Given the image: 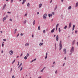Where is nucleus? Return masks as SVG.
Returning a JSON list of instances; mask_svg holds the SVG:
<instances>
[{"label":"nucleus","mask_w":78,"mask_h":78,"mask_svg":"<svg viewBox=\"0 0 78 78\" xmlns=\"http://www.w3.org/2000/svg\"><path fill=\"white\" fill-rule=\"evenodd\" d=\"M62 41H60L59 44V50H61L62 48Z\"/></svg>","instance_id":"1"},{"label":"nucleus","mask_w":78,"mask_h":78,"mask_svg":"<svg viewBox=\"0 0 78 78\" xmlns=\"http://www.w3.org/2000/svg\"><path fill=\"white\" fill-rule=\"evenodd\" d=\"M47 14L46 13L44 14L43 15V19H46L47 18Z\"/></svg>","instance_id":"2"},{"label":"nucleus","mask_w":78,"mask_h":78,"mask_svg":"<svg viewBox=\"0 0 78 78\" xmlns=\"http://www.w3.org/2000/svg\"><path fill=\"white\" fill-rule=\"evenodd\" d=\"M74 51V48L73 47H72L71 49L70 52L71 53H73Z\"/></svg>","instance_id":"3"},{"label":"nucleus","mask_w":78,"mask_h":78,"mask_svg":"<svg viewBox=\"0 0 78 78\" xmlns=\"http://www.w3.org/2000/svg\"><path fill=\"white\" fill-rule=\"evenodd\" d=\"M13 53H14V51L12 50L10 51H9V54L10 55H12L13 54Z\"/></svg>","instance_id":"4"},{"label":"nucleus","mask_w":78,"mask_h":78,"mask_svg":"<svg viewBox=\"0 0 78 78\" xmlns=\"http://www.w3.org/2000/svg\"><path fill=\"white\" fill-rule=\"evenodd\" d=\"M71 25H72V23H69V26L68 28H70L71 27Z\"/></svg>","instance_id":"5"},{"label":"nucleus","mask_w":78,"mask_h":78,"mask_svg":"<svg viewBox=\"0 0 78 78\" xmlns=\"http://www.w3.org/2000/svg\"><path fill=\"white\" fill-rule=\"evenodd\" d=\"M30 45V44L27 43H26V44L25 45V46H26V47H27V46H29Z\"/></svg>","instance_id":"6"},{"label":"nucleus","mask_w":78,"mask_h":78,"mask_svg":"<svg viewBox=\"0 0 78 78\" xmlns=\"http://www.w3.org/2000/svg\"><path fill=\"white\" fill-rule=\"evenodd\" d=\"M6 4H4V5L3 7V9H2V10H3V9H5V7H6Z\"/></svg>","instance_id":"7"},{"label":"nucleus","mask_w":78,"mask_h":78,"mask_svg":"<svg viewBox=\"0 0 78 78\" xmlns=\"http://www.w3.org/2000/svg\"><path fill=\"white\" fill-rule=\"evenodd\" d=\"M59 39V37H58V35H57L56 37V40L57 41H58Z\"/></svg>","instance_id":"8"},{"label":"nucleus","mask_w":78,"mask_h":78,"mask_svg":"<svg viewBox=\"0 0 78 78\" xmlns=\"http://www.w3.org/2000/svg\"><path fill=\"white\" fill-rule=\"evenodd\" d=\"M42 6V4L41 3L39 4V8H41V6Z\"/></svg>","instance_id":"9"},{"label":"nucleus","mask_w":78,"mask_h":78,"mask_svg":"<svg viewBox=\"0 0 78 78\" xmlns=\"http://www.w3.org/2000/svg\"><path fill=\"white\" fill-rule=\"evenodd\" d=\"M55 31V28H53V29H52V30L51 31V33H53Z\"/></svg>","instance_id":"10"},{"label":"nucleus","mask_w":78,"mask_h":78,"mask_svg":"<svg viewBox=\"0 0 78 78\" xmlns=\"http://www.w3.org/2000/svg\"><path fill=\"white\" fill-rule=\"evenodd\" d=\"M63 51L64 52L65 54L66 53V49H63Z\"/></svg>","instance_id":"11"},{"label":"nucleus","mask_w":78,"mask_h":78,"mask_svg":"<svg viewBox=\"0 0 78 78\" xmlns=\"http://www.w3.org/2000/svg\"><path fill=\"white\" fill-rule=\"evenodd\" d=\"M27 0H23V1L22 4L23 5Z\"/></svg>","instance_id":"12"},{"label":"nucleus","mask_w":78,"mask_h":78,"mask_svg":"<svg viewBox=\"0 0 78 78\" xmlns=\"http://www.w3.org/2000/svg\"><path fill=\"white\" fill-rule=\"evenodd\" d=\"M6 19V17H4L2 20L3 22H4V20H5Z\"/></svg>","instance_id":"13"},{"label":"nucleus","mask_w":78,"mask_h":78,"mask_svg":"<svg viewBox=\"0 0 78 78\" xmlns=\"http://www.w3.org/2000/svg\"><path fill=\"white\" fill-rule=\"evenodd\" d=\"M27 6H28L29 8H30V4L29 3H28L27 5Z\"/></svg>","instance_id":"14"},{"label":"nucleus","mask_w":78,"mask_h":78,"mask_svg":"<svg viewBox=\"0 0 78 78\" xmlns=\"http://www.w3.org/2000/svg\"><path fill=\"white\" fill-rule=\"evenodd\" d=\"M52 15L51 14H48V16L49 17H52Z\"/></svg>","instance_id":"15"},{"label":"nucleus","mask_w":78,"mask_h":78,"mask_svg":"<svg viewBox=\"0 0 78 78\" xmlns=\"http://www.w3.org/2000/svg\"><path fill=\"white\" fill-rule=\"evenodd\" d=\"M44 44V43H40L39 44L40 46H41V45H42V44Z\"/></svg>","instance_id":"16"},{"label":"nucleus","mask_w":78,"mask_h":78,"mask_svg":"<svg viewBox=\"0 0 78 78\" xmlns=\"http://www.w3.org/2000/svg\"><path fill=\"white\" fill-rule=\"evenodd\" d=\"M35 20H34L33 22V25H34L35 24Z\"/></svg>","instance_id":"17"},{"label":"nucleus","mask_w":78,"mask_h":78,"mask_svg":"<svg viewBox=\"0 0 78 78\" xmlns=\"http://www.w3.org/2000/svg\"><path fill=\"white\" fill-rule=\"evenodd\" d=\"M36 60V58H35L31 62H33V61H34Z\"/></svg>","instance_id":"18"},{"label":"nucleus","mask_w":78,"mask_h":78,"mask_svg":"<svg viewBox=\"0 0 78 78\" xmlns=\"http://www.w3.org/2000/svg\"><path fill=\"white\" fill-rule=\"evenodd\" d=\"M72 8V6H69L68 8V9H70Z\"/></svg>","instance_id":"19"},{"label":"nucleus","mask_w":78,"mask_h":78,"mask_svg":"<svg viewBox=\"0 0 78 78\" xmlns=\"http://www.w3.org/2000/svg\"><path fill=\"white\" fill-rule=\"evenodd\" d=\"M22 63H20V65L19 66L18 68H19V67H20V66H22Z\"/></svg>","instance_id":"20"},{"label":"nucleus","mask_w":78,"mask_h":78,"mask_svg":"<svg viewBox=\"0 0 78 78\" xmlns=\"http://www.w3.org/2000/svg\"><path fill=\"white\" fill-rule=\"evenodd\" d=\"M30 56V55L29 54H28V53L27 55V57H28V56Z\"/></svg>","instance_id":"21"},{"label":"nucleus","mask_w":78,"mask_h":78,"mask_svg":"<svg viewBox=\"0 0 78 78\" xmlns=\"http://www.w3.org/2000/svg\"><path fill=\"white\" fill-rule=\"evenodd\" d=\"M78 6V2H77L76 3V7H77V6Z\"/></svg>","instance_id":"22"},{"label":"nucleus","mask_w":78,"mask_h":78,"mask_svg":"<svg viewBox=\"0 0 78 78\" xmlns=\"http://www.w3.org/2000/svg\"><path fill=\"white\" fill-rule=\"evenodd\" d=\"M58 31L59 33H60V32H61V29H60V28H59Z\"/></svg>","instance_id":"23"},{"label":"nucleus","mask_w":78,"mask_h":78,"mask_svg":"<svg viewBox=\"0 0 78 78\" xmlns=\"http://www.w3.org/2000/svg\"><path fill=\"white\" fill-rule=\"evenodd\" d=\"M67 25H66L65 27H64V29H66L67 28Z\"/></svg>","instance_id":"24"},{"label":"nucleus","mask_w":78,"mask_h":78,"mask_svg":"<svg viewBox=\"0 0 78 78\" xmlns=\"http://www.w3.org/2000/svg\"><path fill=\"white\" fill-rule=\"evenodd\" d=\"M15 59L12 62V64H14L15 62Z\"/></svg>","instance_id":"25"},{"label":"nucleus","mask_w":78,"mask_h":78,"mask_svg":"<svg viewBox=\"0 0 78 78\" xmlns=\"http://www.w3.org/2000/svg\"><path fill=\"white\" fill-rule=\"evenodd\" d=\"M27 23V20H25L24 22V23Z\"/></svg>","instance_id":"26"},{"label":"nucleus","mask_w":78,"mask_h":78,"mask_svg":"<svg viewBox=\"0 0 78 78\" xmlns=\"http://www.w3.org/2000/svg\"><path fill=\"white\" fill-rule=\"evenodd\" d=\"M13 1H14V0H11L10 3H12V2H13Z\"/></svg>","instance_id":"27"},{"label":"nucleus","mask_w":78,"mask_h":78,"mask_svg":"<svg viewBox=\"0 0 78 78\" xmlns=\"http://www.w3.org/2000/svg\"><path fill=\"white\" fill-rule=\"evenodd\" d=\"M58 26H59V24H57L56 26V27L58 28Z\"/></svg>","instance_id":"28"},{"label":"nucleus","mask_w":78,"mask_h":78,"mask_svg":"<svg viewBox=\"0 0 78 78\" xmlns=\"http://www.w3.org/2000/svg\"><path fill=\"white\" fill-rule=\"evenodd\" d=\"M24 59H27V56H25Z\"/></svg>","instance_id":"29"},{"label":"nucleus","mask_w":78,"mask_h":78,"mask_svg":"<svg viewBox=\"0 0 78 78\" xmlns=\"http://www.w3.org/2000/svg\"><path fill=\"white\" fill-rule=\"evenodd\" d=\"M56 8H57V6H56L55 7V10H56Z\"/></svg>","instance_id":"30"},{"label":"nucleus","mask_w":78,"mask_h":78,"mask_svg":"<svg viewBox=\"0 0 78 78\" xmlns=\"http://www.w3.org/2000/svg\"><path fill=\"white\" fill-rule=\"evenodd\" d=\"M75 43V40H74L73 42V44Z\"/></svg>","instance_id":"31"},{"label":"nucleus","mask_w":78,"mask_h":78,"mask_svg":"<svg viewBox=\"0 0 78 78\" xmlns=\"http://www.w3.org/2000/svg\"><path fill=\"white\" fill-rule=\"evenodd\" d=\"M38 30H40V26H39L38 27Z\"/></svg>","instance_id":"32"},{"label":"nucleus","mask_w":78,"mask_h":78,"mask_svg":"<svg viewBox=\"0 0 78 78\" xmlns=\"http://www.w3.org/2000/svg\"><path fill=\"white\" fill-rule=\"evenodd\" d=\"M43 33H45V30H44L43 31Z\"/></svg>","instance_id":"33"},{"label":"nucleus","mask_w":78,"mask_h":78,"mask_svg":"<svg viewBox=\"0 0 78 78\" xmlns=\"http://www.w3.org/2000/svg\"><path fill=\"white\" fill-rule=\"evenodd\" d=\"M22 69H23V67H22L20 69V71H21L22 70Z\"/></svg>","instance_id":"34"},{"label":"nucleus","mask_w":78,"mask_h":78,"mask_svg":"<svg viewBox=\"0 0 78 78\" xmlns=\"http://www.w3.org/2000/svg\"><path fill=\"white\" fill-rule=\"evenodd\" d=\"M75 32L76 34L77 33V32H78V31L77 30H76L75 31Z\"/></svg>","instance_id":"35"},{"label":"nucleus","mask_w":78,"mask_h":78,"mask_svg":"<svg viewBox=\"0 0 78 78\" xmlns=\"http://www.w3.org/2000/svg\"><path fill=\"white\" fill-rule=\"evenodd\" d=\"M12 78H15V77H14V76L13 75L12 76Z\"/></svg>","instance_id":"36"},{"label":"nucleus","mask_w":78,"mask_h":78,"mask_svg":"<svg viewBox=\"0 0 78 78\" xmlns=\"http://www.w3.org/2000/svg\"><path fill=\"white\" fill-rule=\"evenodd\" d=\"M75 25H73V28H75Z\"/></svg>","instance_id":"37"},{"label":"nucleus","mask_w":78,"mask_h":78,"mask_svg":"<svg viewBox=\"0 0 78 78\" xmlns=\"http://www.w3.org/2000/svg\"><path fill=\"white\" fill-rule=\"evenodd\" d=\"M20 35H21V36H23V34L21 33L20 34Z\"/></svg>","instance_id":"38"},{"label":"nucleus","mask_w":78,"mask_h":78,"mask_svg":"<svg viewBox=\"0 0 78 78\" xmlns=\"http://www.w3.org/2000/svg\"><path fill=\"white\" fill-rule=\"evenodd\" d=\"M43 71H44V70L43 69H42V70H41V72H43Z\"/></svg>","instance_id":"39"},{"label":"nucleus","mask_w":78,"mask_h":78,"mask_svg":"<svg viewBox=\"0 0 78 78\" xmlns=\"http://www.w3.org/2000/svg\"><path fill=\"white\" fill-rule=\"evenodd\" d=\"M4 46V44H2V47H3Z\"/></svg>","instance_id":"40"},{"label":"nucleus","mask_w":78,"mask_h":78,"mask_svg":"<svg viewBox=\"0 0 78 78\" xmlns=\"http://www.w3.org/2000/svg\"><path fill=\"white\" fill-rule=\"evenodd\" d=\"M17 31V29H15V32H16Z\"/></svg>","instance_id":"41"},{"label":"nucleus","mask_w":78,"mask_h":78,"mask_svg":"<svg viewBox=\"0 0 78 78\" xmlns=\"http://www.w3.org/2000/svg\"><path fill=\"white\" fill-rule=\"evenodd\" d=\"M27 16V13L25 14L24 16Z\"/></svg>","instance_id":"42"},{"label":"nucleus","mask_w":78,"mask_h":78,"mask_svg":"<svg viewBox=\"0 0 78 78\" xmlns=\"http://www.w3.org/2000/svg\"><path fill=\"white\" fill-rule=\"evenodd\" d=\"M47 56L46 55L45 57V59H47Z\"/></svg>","instance_id":"43"},{"label":"nucleus","mask_w":78,"mask_h":78,"mask_svg":"<svg viewBox=\"0 0 78 78\" xmlns=\"http://www.w3.org/2000/svg\"><path fill=\"white\" fill-rule=\"evenodd\" d=\"M19 36V34H17V35L16 36V37H18V36Z\"/></svg>","instance_id":"44"},{"label":"nucleus","mask_w":78,"mask_h":78,"mask_svg":"<svg viewBox=\"0 0 78 78\" xmlns=\"http://www.w3.org/2000/svg\"><path fill=\"white\" fill-rule=\"evenodd\" d=\"M19 63H20V62H18V66H19Z\"/></svg>","instance_id":"45"},{"label":"nucleus","mask_w":78,"mask_h":78,"mask_svg":"<svg viewBox=\"0 0 78 78\" xmlns=\"http://www.w3.org/2000/svg\"><path fill=\"white\" fill-rule=\"evenodd\" d=\"M46 56H47V55H48V53H46Z\"/></svg>","instance_id":"46"},{"label":"nucleus","mask_w":78,"mask_h":78,"mask_svg":"<svg viewBox=\"0 0 78 78\" xmlns=\"http://www.w3.org/2000/svg\"><path fill=\"white\" fill-rule=\"evenodd\" d=\"M7 13H9V14L11 13V12H8Z\"/></svg>","instance_id":"47"},{"label":"nucleus","mask_w":78,"mask_h":78,"mask_svg":"<svg viewBox=\"0 0 78 78\" xmlns=\"http://www.w3.org/2000/svg\"><path fill=\"white\" fill-rule=\"evenodd\" d=\"M22 55H23V54H22V53L21 54V55H20V56H22Z\"/></svg>","instance_id":"48"},{"label":"nucleus","mask_w":78,"mask_h":78,"mask_svg":"<svg viewBox=\"0 0 78 78\" xmlns=\"http://www.w3.org/2000/svg\"><path fill=\"white\" fill-rule=\"evenodd\" d=\"M3 41H6V39H3Z\"/></svg>","instance_id":"49"},{"label":"nucleus","mask_w":78,"mask_h":78,"mask_svg":"<svg viewBox=\"0 0 78 78\" xmlns=\"http://www.w3.org/2000/svg\"><path fill=\"white\" fill-rule=\"evenodd\" d=\"M57 29H58V27H56V30H57Z\"/></svg>","instance_id":"50"},{"label":"nucleus","mask_w":78,"mask_h":78,"mask_svg":"<svg viewBox=\"0 0 78 78\" xmlns=\"http://www.w3.org/2000/svg\"><path fill=\"white\" fill-rule=\"evenodd\" d=\"M52 14L53 15H54V14H55V13L54 12H52Z\"/></svg>","instance_id":"51"},{"label":"nucleus","mask_w":78,"mask_h":78,"mask_svg":"<svg viewBox=\"0 0 78 78\" xmlns=\"http://www.w3.org/2000/svg\"><path fill=\"white\" fill-rule=\"evenodd\" d=\"M74 28H73V30H73H73H74Z\"/></svg>","instance_id":"52"},{"label":"nucleus","mask_w":78,"mask_h":78,"mask_svg":"<svg viewBox=\"0 0 78 78\" xmlns=\"http://www.w3.org/2000/svg\"><path fill=\"white\" fill-rule=\"evenodd\" d=\"M61 1L62 2H63V1H64V0H61Z\"/></svg>","instance_id":"53"},{"label":"nucleus","mask_w":78,"mask_h":78,"mask_svg":"<svg viewBox=\"0 0 78 78\" xmlns=\"http://www.w3.org/2000/svg\"><path fill=\"white\" fill-rule=\"evenodd\" d=\"M45 67H44L43 69V70H44V69H45Z\"/></svg>","instance_id":"54"},{"label":"nucleus","mask_w":78,"mask_h":78,"mask_svg":"<svg viewBox=\"0 0 78 78\" xmlns=\"http://www.w3.org/2000/svg\"><path fill=\"white\" fill-rule=\"evenodd\" d=\"M37 14H39V12H37Z\"/></svg>","instance_id":"55"},{"label":"nucleus","mask_w":78,"mask_h":78,"mask_svg":"<svg viewBox=\"0 0 78 78\" xmlns=\"http://www.w3.org/2000/svg\"><path fill=\"white\" fill-rule=\"evenodd\" d=\"M1 53H3V51H1Z\"/></svg>","instance_id":"56"},{"label":"nucleus","mask_w":78,"mask_h":78,"mask_svg":"<svg viewBox=\"0 0 78 78\" xmlns=\"http://www.w3.org/2000/svg\"><path fill=\"white\" fill-rule=\"evenodd\" d=\"M55 73H57V71H56L55 72Z\"/></svg>","instance_id":"57"},{"label":"nucleus","mask_w":78,"mask_h":78,"mask_svg":"<svg viewBox=\"0 0 78 78\" xmlns=\"http://www.w3.org/2000/svg\"><path fill=\"white\" fill-rule=\"evenodd\" d=\"M55 63V62H54L53 63V64H54Z\"/></svg>","instance_id":"58"},{"label":"nucleus","mask_w":78,"mask_h":78,"mask_svg":"<svg viewBox=\"0 0 78 78\" xmlns=\"http://www.w3.org/2000/svg\"><path fill=\"white\" fill-rule=\"evenodd\" d=\"M10 21H12V19H10Z\"/></svg>","instance_id":"59"},{"label":"nucleus","mask_w":78,"mask_h":78,"mask_svg":"<svg viewBox=\"0 0 78 78\" xmlns=\"http://www.w3.org/2000/svg\"><path fill=\"white\" fill-rule=\"evenodd\" d=\"M65 65V63H64L63 65V66H64Z\"/></svg>","instance_id":"60"},{"label":"nucleus","mask_w":78,"mask_h":78,"mask_svg":"<svg viewBox=\"0 0 78 78\" xmlns=\"http://www.w3.org/2000/svg\"><path fill=\"white\" fill-rule=\"evenodd\" d=\"M52 2V0H51V1L50 2V3H51V2Z\"/></svg>","instance_id":"61"},{"label":"nucleus","mask_w":78,"mask_h":78,"mask_svg":"<svg viewBox=\"0 0 78 78\" xmlns=\"http://www.w3.org/2000/svg\"><path fill=\"white\" fill-rule=\"evenodd\" d=\"M19 56H17L16 57V58H19Z\"/></svg>","instance_id":"62"},{"label":"nucleus","mask_w":78,"mask_h":78,"mask_svg":"<svg viewBox=\"0 0 78 78\" xmlns=\"http://www.w3.org/2000/svg\"><path fill=\"white\" fill-rule=\"evenodd\" d=\"M65 60H66V57H65Z\"/></svg>","instance_id":"63"},{"label":"nucleus","mask_w":78,"mask_h":78,"mask_svg":"<svg viewBox=\"0 0 78 78\" xmlns=\"http://www.w3.org/2000/svg\"><path fill=\"white\" fill-rule=\"evenodd\" d=\"M77 45H78V42H77Z\"/></svg>","instance_id":"64"}]
</instances>
